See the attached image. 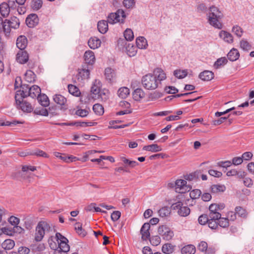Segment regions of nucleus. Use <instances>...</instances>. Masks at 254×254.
<instances>
[{"label": "nucleus", "mask_w": 254, "mask_h": 254, "mask_svg": "<svg viewBox=\"0 0 254 254\" xmlns=\"http://www.w3.org/2000/svg\"><path fill=\"white\" fill-rule=\"evenodd\" d=\"M166 78L165 72L161 68H156L152 73H148L142 76L141 82L143 87L147 90L156 89L159 83Z\"/></svg>", "instance_id": "f257e3e1"}, {"label": "nucleus", "mask_w": 254, "mask_h": 254, "mask_svg": "<svg viewBox=\"0 0 254 254\" xmlns=\"http://www.w3.org/2000/svg\"><path fill=\"white\" fill-rule=\"evenodd\" d=\"M21 90L17 91L15 95V99L19 102H20L21 97L30 96L32 98H35L41 93V88L36 85L30 87L28 85L23 84L21 86Z\"/></svg>", "instance_id": "f03ea898"}, {"label": "nucleus", "mask_w": 254, "mask_h": 254, "mask_svg": "<svg viewBox=\"0 0 254 254\" xmlns=\"http://www.w3.org/2000/svg\"><path fill=\"white\" fill-rule=\"evenodd\" d=\"M208 10L207 16L209 24L216 28L221 29L222 24L220 20L223 17L222 12L217 7L213 5L210 6Z\"/></svg>", "instance_id": "7ed1b4c3"}, {"label": "nucleus", "mask_w": 254, "mask_h": 254, "mask_svg": "<svg viewBox=\"0 0 254 254\" xmlns=\"http://www.w3.org/2000/svg\"><path fill=\"white\" fill-rule=\"evenodd\" d=\"M51 231H52V228L48 222L40 221L36 227L34 240L36 242L41 241L44 235Z\"/></svg>", "instance_id": "20e7f679"}, {"label": "nucleus", "mask_w": 254, "mask_h": 254, "mask_svg": "<svg viewBox=\"0 0 254 254\" xmlns=\"http://www.w3.org/2000/svg\"><path fill=\"white\" fill-rule=\"evenodd\" d=\"M126 15L125 11L122 9H118L116 12L111 13L108 16V22L110 24H114L117 22L124 23Z\"/></svg>", "instance_id": "39448f33"}, {"label": "nucleus", "mask_w": 254, "mask_h": 254, "mask_svg": "<svg viewBox=\"0 0 254 254\" xmlns=\"http://www.w3.org/2000/svg\"><path fill=\"white\" fill-rule=\"evenodd\" d=\"M55 239L59 244V249L66 252L69 251V246L67 244L68 241L65 237L63 236L61 233H57Z\"/></svg>", "instance_id": "423d86ee"}, {"label": "nucleus", "mask_w": 254, "mask_h": 254, "mask_svg": "<svg viewBox=\"0 0 254 254\" xmlns=\"http://www.w3.org/2000/svg\"><path fill=\"white\" fill-rule=\"evenodd\" d=\"M158 232L162 238L166 241H169L174 236L173 232L170 228L165 226L162 225L158 228Z\"/></svg>", "instance_id": "0eeeda50"}, {"label": "nucleus", "mask_w": 254, "mask_h": 254, "mask_svg": "<svg viewBox=\"0 0 254 254\" xmlns=\"http://www.w3.org/2000/svg\"><path fill=\"white\" fill-rule=\"evenodd\" d=\"M24 227L27 230H30L37 222V218L34 216H28L24 219Z\"/></svg>", "instance_id": "6e6552de"}, {"label": "nucleus", "mask_w": 254, "mask_h": 254, "mask_svg": "<svg viewBox=\"0 0 254 254\" xmlns=\"http://www.w3.org/2000/svg\"><path fill=\"white\" fill-rule=\"evenodd\" d=\"M25 97H21V99L20 100V102L15 100V102L17 105H20V109L23 111L27 113H30L33 110V108L31 105L25 101H23V98Z\"/></svg>", "instance_id": "1a4fd4ad"}, {"label": "nucleus", "mask_w": 254, "mask_h": 254, "mask_svg": "<svg viewBox=\"0 0 254 254\" xmlns=\"http://www.w3.org/2000/svg\"><path fill=\"white\" fill-rule=\"evenodd\" d=\"M39 22V18L36 14H31L26 18V23L29 27H34Z\"/></svg>", "instance_id": "9d476101"}, {"label": "nucleus", "mask_w": 254, "mask_h": 254, "mask_svg": "<svg viewBox=\"0 0 254 254\" xmlns=\"http://www.w3.org/2000/svg\"><path fill=\"white\" fill-rule=\"evenodd\" d=\"M218 206L217 204H211L209 207L210 218H220L221 214L219 212Z\"/></svg>", "instance_id": "9b49d317"}, {"label": "nucleus", "mask_w": 254, "mask_h": 254, "mask_svg": "<svg viewBox=\"0 0 254 254\" xmlns=\"http://www.w3.org/2000/svg\"><path fill=\"white\" fill-rule=\"evenodd\" d=\"M105 76L107 80L110 83L115 81L116 74L115 71L110 67L106 68L105 70Z\"/></svg>", "instance_id": "f8f14e48"}, {"label": "nucleus", "mask_w": 254, "mask_h": 254, "mask_svg": "<svg viewBox=\"0 0 254 254\" xmlns=\"http://www.w3.org/2000/svg\"><path fill=\"white\" fill-rule=\"evenodd\" d=\"M150 225L149 223H145L142 226L140 229L141 238L143 240H146L150 237V232L149 231Z\"/></svg>", "instance_id": "ddd939ff"}, {"label": "nucleus", "mask_w": 254, "mask_h": 254, "mask_svg": "<svg viewBox=\"0 0 254 254\" xmlns=\"http://www.w3.org/2000/svg\"><path fill=\"white\" fill-rule=\"evenodd\" d=\"M176 192L178 193H184L187 190L185 189L187 186V182L184 180L179 179L176 181Z\"/></svg>", "instance_id": "4468645a"}, {"label": "nucleus", "mask_w": 254, "mask_h": 254, "mask_svg": "<svg viewBox=\"0 0 254 254\" xmlns=\"http://www.w3.org/2000/svg\"><path fill=\"white\" fill-rule=\"evenodd\" d=\"M28 54L26 51H19L16 55L17 62L21 64L26 63L28 61Z\"/></svg>", "instance_id": "2eb2a0df"}, {"label": "nucleus", "mask_w": 254, "mask_h": 254, "mask_svg": "<svg viewBox=\"0 0 254 254\" xmlns=\"http://www.w3.org/2000/svg\"><path fill=\"white\" fill-rule=\"evenodd\" d=\"M110 92L105 88L102 89L99 94L96 96L94 99L100 100L101 101L106 102L109 98Z\"/></svg>", "instance_id": "dca6fc26"}, {"label": "nucleus", "mask_w": 254, "mask_h": 254, "mask_svg": "<svg viewBox=\"0 0 254 254\" xmlns=\"http://www.w3.org/2000/svg\"><path fill=\"white\" fill-rule=\"evenodd\" d=\"M84 60L86 63L89 64H93L95 63V57L93 52L90 50L87 51L85 52Z\"/></svg>", "instance_id": "f3484780"}, {"label": "nucleus", "mask_w": 254, "mask_h": 254, "mask_svg": "<svg viewBox=\"0 0 254 254\" xmlns=\"http://www.w3.org/2000/svg\"><path fill=\"white\" fill-rule=\"evenodd\" d=\"M101 44V40L96 37L90 38L88 42L89 47L92 49L98 48Z\"/></svg>", "instance_id": "a211bd4d"}, {"label": "nucleus", "mask_w": 254, "mask_h": 254, "mask_svg": "<svg viewBox=\"0 0 254 254\" xmlns=\"http://www.w3.org/2000/svg\"><path fill=\"white\" fill-rule=\"evenodd\" d=\"M199 78L203 81H210L214 78V73L209 70H204L199 74Z\"/></svg>", "instance_id": "6ab92c4d"}, {"label": "nucleus", "mask_w": 254, "mask_h": 254, "mask_svg": "<svg viewBox=\"0 0 254 254\" xmlns=\"http://www.w3.org/2000/svg\"><path fill=\"white\" fill-rule=\"evenodd\" d=\"M219 35L221 38L223 39L224 41L228 43H231L233 41L232 35L226 31H221Z\"/></svg>", "instance_id": "aec40b11"}, {"label": "nucleus", "mask_w": 254, "mask_h": 254, "mask_svg": "<svg viewBox=\"0 0 254 254\" xmlns=\"http://www.w3.org/2000/svg\"><path fill=\"white\" fill-rule=\"evenodd\" d=\"M27 39L24 36H20L17 39L16 46L20 50L24 49L27 46Z\"/></svg>", "instance_id": "412c9836"}, {"label": "nucleus", "mask_w": 254, "mask_h": 254, "mask_svg": "<svg viewBox=\"0 0 254 254\" xmlns=\"http://www.w3.org/2000/svg\"><path fill=\"white\" fill-rule=\"evenodd\" d=\"M102 89L101 88V83L99 80H96L92 85L91 88V92L93 94V98H94L97 94L100 93Z\"/></svg>", "instance_id": "4be33fe9"}, {"label": "nucleus", "mask_w": 254, "mask_h": 254, "mask_svg": "<svg viewBox=\"0 0 254 254\" xmlns=\"http://www.w3.org/2000/svg\"><path fill=\"white\" fill-rule=\"evenodd\" d=\"M137 47L140 49H146L148 46L147 41L144 37H139L136 39Z\"/></svg>", "instance_id": "5701e85b"}, {"label": "nucleus", "mask_w": 254, "mask_h": 254, "mask_svg": "<svg viewBox=\"0 0 254 254\" xmlns=\"http://www.w3.org/2000/svg\"><path fill=\"white\" fill-rule=\"evenodd\" d=\"M240 54L237 49L233 48L227 54L228 59L232 62L236 61L239 59Z\"/></svg>", "instance_id": "b1692460"}, {"label": "nucleus", "mask_w": 254, "mask_h": 254, "mask_svg": "<svg viewBox=\"0 0 254 254\" xmlns=\"http://www.w3.org/2000/svg\"><path fill=\"white\" fill-rule=\"evenodd\" d=\"M108 22L106 20H101L98 22L97 28L99 31L102 34L106 33L108 30Z\"/></svg>", "instance_id": "393cba45"}, {"label": "nucleus", "mask_w": 254, "mask_h": 254, "mask_svg": "<svg viewBox=\"0 0 254 254\" xmlns=\"http://www.w3.org/2000/svg\"><path fill=\"white\" fill-rule=\"evenodd\" d=\"M211 192L213 193L223 192L225 191L226 188L225 185L221 184L212 185L210 188Z\"/></svg>", "instance_id": "a878e982"}, {"label": "nucleus", "mask_w": 254, "mask_h": 254, "mask_svg": "<svg viewBox=\"0 0 254 254\" xmlns=\"http://www.w3.org/2000/svg\"><path fill=\"white\" fill-rule=\"evenodd\" d=\"M37 100L39 103L44 107H47L49 105L50 101L48 96L45 94H41L37 96Z\"/></svg>", "instance_id": "bb28decb"}, {"label": "nucleus", "mask_w": 254, "mask_h": 254, "mask_svg": "<svg viewBox=\"0 0 254 254\" xmlns=\"http://www.w3.org/2000/svg\"><path fill=\"white\" fill-rule=\"evenodd\" d=\"M132 96L135 101H140L144 97L145 93L142 89L137 88L133 91Z\"/></svg>", "instance_id": "cd10ccee"}, {"label": "nucleus", "mask_w": 254, "mask_h": 254, "mask_svg": "<svg viewBox=\"0 0 254 254\" xmlns=\"http://www.w3.org/2000/svg\"><path fill=\"white\" fill-rule=\"evenodd\" d=\"M6 2H2L0 4V12L4 17H7L9 13L10 8Z\"/></svg>", "instance_id": "c85d7f7f"}, {"label": "nucleus", "mask_w": 254, "mask_h": 254, "mask_svg": "<svg viewBox=\"0 0 254 254\" xmlns=\"http://www.w3.org/2000/svg\"><path fill=\"white\" fill-rule=\"evenodd\" d=\"M162 147L156 144L146 145L143 146V150L152 152H156L162 150Z\"/></svg>", "instance_id": "c756f323"}, {"label": "nucleus", "mask_w": 254, "mask_h": 254, "mask_svg": "<svg viewBox=\"0 0 254 254\" xmlns=\"http://www.w3.org/2000/svg\"><path fill=\"white\" fill-rule=\"evenodd\" d=\"M54 154L56 157L59 158L66 162H74L77 160V158L72 155L68 157L63 156L61 153L57 152H55Z\"/></svg>", "instance_id": "7c9ffc66"}, {"label": "nucleus", "mask_w": 254, "mask_h": 254, "mask_svg": "<svg viewBox=\"0 0 254 254\" xmlns=\"http://www.w3.org/2000/svg\"><path fill=\"white\" fill-rule=\"evenodd\" d=\"M195 252V248L192 245L186 246L181 250V253L182 254H194Z\"/></svg>", "instance_id": "2f4dec72"}, {"label": "nucleus", "mask_w": 254, "mask_h": 254, "mask_svg": "<svg viewBox=\"0 0 254 254\" xmlns=\"http://www.w3.org/2000/svg\"><path fill=\"white\" fill-rule=\"evenodd\" d=\"M53 100L55 103L61 106L64 105L66 102V99L61 94H56L53 96Z\"/></svg>", "instance_id": "473e14b6"}, {"label": "nucleus", "mask_w": 254, "mask_h": 254, "mask_svg": "<svg viewBox=\"0 0 254 254\" xmlns=\"http://www.w3.org/2000/svg\"><path fill=\"white\" fill-rule=\"evenodd\" d=\"M120 159L124 164L126 165V167L128 166L130 168H134L139 165L137 161L130 160L125 157H121Z\"/></svg>", "instance_id": "72a5a7b5"}, {"label": "nucleus", "mask_w": 254, "mask_h": 254, "mask_svg": "<svg viewBox=\"0 0 254 254\" xmlns=\"http://www.w3.org/2000/svg\"><path fill=\"white\" fill-rule=\"evenodd\" d=\"M74 229L78 235L81 237H85L87 234L85 230L82 228V224L79 222L75 224Z\"/></svg>", "instance_id": "f704fd0d"}, {"label": "nucleus", "mask_w": 254, "mask_h": 254, "mask_svg": "<svg viewBox=\"0 0 254 254\" xmlns=\"http://www.w3.org/2000/svg\"><path fill=\"white\" fill-rule=\"evenodd\" d=\"M14 245V241L11 239H6L1 244L2 248L5 250H10L12 249Z\"/></svg>", "instance_id": "c9c22d12"}, {"label": "nucleus", "mask_w": 254, "mask_h": 254, "mask_svg": "<svg viewBox=\"0 0 254 254\" xmlns=\"http://www.w3.org/2000/svg\"><path fill=\"white\" fill-rule=\"evenodd\" d=\"M129 94V89L126 87H122L118 91V96L122 99L126 98Z\"/></svg>", "instance_id": "e433bc0d"}, {"label": "nucleus", "mask_w": 254, "mask_h": 254, "mask_svg": "<svg viewBox=\"0 0 254 254\" xmlns=\"http://www.w3.org/2000/svg\"><path fill=\"white\" fill-rule=\"evenodd\" d=\"M36 75L34 72L31 70H27L25 73V79L29 83L33 82L35 81Z\"/></svg>", "instance_id": "4c0bfd02"}, {"label": "nucleus", "mask_w": 254, "mask_h": 254, "mask_svg": "<svg viewBox=\"0 0 254 254\" xmlns=\"http://www.w3.org/2000/svg\"><path fill=\"white\" fill-rule=\"evenodd\" d=\"M162 251L166 254H172L174 251V246L169 243L165 244L162 246Z\"/></svg>", "instance_id": "58836bf2"}, {"label": "nucleus", "mask_w": 254, "mask_h": 254, "mask_svg": "<svg viewBox=\"0 0 254 254\" xmlns=\"http://www.w3.org/2000/svg\"><path fill=\"white\" fill-rule=\"evenodd\" d=\"M68 89L69 92L76 97L79 96L80 95V91L78 87L72 84H69L68 85Z\"/></svg>", "instance_id": "ea45409f"}, {"label": "nucleus", "mask_w": 254, "mask_h": 254, "mask_svg": "<svg viewBox=\"0 0 254 254\" xmlns=\"http://www.w3.org/2000/svg\"><path fill=\"white\" fill-rule=\"evenodd\" d=\"M7 21L12 28L17 29L19 26V20L15 16L11 17L10 20H7Z\"/></svg>", "instance_id": "a19ab883"}, {"label": "nucleus", "mask_w": 254, "mask_h": 254, "mask_svg": "<svg viewBox=\"0 0 254 254\" xmlns=\"http://www.w3.org/2000/svg\"><path fill=\"white\" fill-rule=\"evenodd\" d=\"M219 218H210L208 222V227L211 229H216L218 227V220Z\"/></svg>", "instance_id": "79ce46f5"}, {"label": "nucleus", "mask_w": 254, "mask_h": 254, "mask_svg": "<svg viewBox=\"0 0 254 254\" xmlns=\"http://www.w3.org/2000/svg\"><path fill=\"white\" fill-rule=\"evenodd\" d=\"M93 110L98 115H102L104 113V108L100 104H95L93 106Z\"/></svg>", "instance_id": "37998d69"}, {"label": "nucleus", "mask_w": 254, "mask_h": 254, "mask_svg": "<svg viewBox=\"0 0 254 254\" xmlns=\"http://www.w3.org/2000/svg\"><path fill=\"white\" fill-rule=\"evenodd\" d=\"M227 62V59L225 57L219 58L215 62L214 67L216 69L219 68L221 65L226 64Z\"/></svg>", "instance_id": "c03bdc74"}, {"label": "nucleus", "mask_w": 254, "mask_h": 254, "mask_svg": "<svg viewBox=\"0 0 254 254\" xmlns=\"http://www.w3.org/2000/svg\"><path fill=\"white\" fill-rule=\"evenodd\" d=\"M170 209L167 206H164L158 211L159 216L162 217L169 216L170 214Z\"/></svg>", "instance_id": "a18cd8bd"}, {"label": "nucleus", "mask_w": 254, "mask_h": 254, "mask_svg": "<svg viewBox=\"0 0 254 254\" xmlns=\"http://www.w3.org/2000/svg\"><path fill=\"white\" fill-rule=\"evenodd\" d=\"M124 37L127 41H132L134 38L133 31L130 29H127L124 32Z\"/></svg>", "instance_id": "49530a36"}, {"label": "nucleus", "mask_w": 254, "mask_h": 254, "mask_svg": "<svg viewBox=\"0 0 254 254\" xmlns=\"http://www.w3.org/2000/svg\"><path fill=\"white\" fill-rule=\"evenodd\" d=\"M187 71L185 70L177 69L174 71V75L178 78H184L187 75Z\"/></svg>", "instance_id": "de8ad7c7"}, {"label": "nucleus", "mask_w": 254, "mask_h": 254, "mask_svg": "<svg viewBox=\"0 0 254 254\" xmlns=\"http://www.w3.org/2000/svg\"><path fill=\"white\" fill-rule=\"evenodd\" d=\"M240 44V47L244 51H248L252 48L251 45L246 40L242 39Z\"/></svg>", "instance_id": "09e8293b"}, {"label": "nucleus", "mask_w": 254, "mask_h": 254, "mask_svg": "<svg viewBox=\"0 0 254 254\" xmlns=\"http://www.w3.org/2000/svg\"><path fill=\"white\" fill-rule=\"evenodd\" d=\"M43 1L42 0H32L31 2V7L33 9L37 10L42 6Z\"/></svg>", "instance_id": "8fccbe9b"}, {"label": "nucleus", "mask_w": 254, "mask_h": 254, "mask_svg": "<svg viewBox=\"0 0 254 254\" xmlns=\"http://www.w3.org/2000/svg\"><path fill=\"white\" fill-rule=\"evenodd\" d=\"M124 6L127 9H131L134 7L135 5V0H124Z\"/></svg>", "instance_id": "3c124183"}, {"label": "nucleus", "mask_w": 254, "mask_h": 254, "mask_svg": "<svg viewBox=\"0 0 254 254\" xmlns=\"http://www.w3.org/2000/svg\"><path fill=\"white\" fill-rule=\"evenodd\" d=\"M179 215L183 217H186L189 215L190 213V209L188 206H183L179 211H178Z\"/></svg>", "instance_id": "603ef678"}, {"label": "nucleus", "mask_w": 254, "mask_h": 254, "mask_svg": "<svg viewBox=\"0 0 254 254\" xmlns=\"http://www.w3.org/2000/svg\"><path fill=\"white\" fill-rule=\"evenodd\" d=\"M235 210L236 214H238L239 216L243 218L246 217L247 215L246 211L242 207L240 206H237Z\"/></svg>", "instance_id": "864d4df0"}, {"label": "nucleus", "mask_w": 254, "mask_h": 254, "mask_svg": "<svg viewBox=\"0 0 254 254\" xmlns=\"http://www.w3.org/2000/svg\"><path fill=\"white\" fill-rule=\"evenodd\" d=\"M232 32L235 33L239 38L241 37L243 33L242 28L238 25L234 26L232 28Z\"/></svg>", "instance_id": "5fc2aeb1"}, {"label": "nucleus", "mask_w": 254, "mask_h": 254, "mask_svg": "<svg viewBox=\"0 0 254 254\" xmlns=\"http://www.w3.org/2000/svg\"><path fill=\"white\" fill-rule=\"evenodd\" d=\"M218 225L222 228L228 227L229 225V219L226 218H221V216L218 220Z\"/></svg>", "instance_id": "6e6d98bb"}, {"label": "nucleus", "mask_w": 254, "mask_h": 254, "mask_svg": "<svg viewBox=\"0 0 254 254\" xmlns=\"http://www.w3.org/2000/svg\"><path fill=\"white\" fill-rule=\"evenodd\" d=\"M209 219V215L203 214L198 217V221L200 224L205 225L206 223H208Z\"/></svg>", "instance_id": "4d7b16f0"}, {"label": "nucleus", "mask_w": 254, "mask_h": 254, "mask_svg": "<svg viewBox=\"0 0 254 254\" xmlns=\"http://www.w3.org/2000/svg\"><path fill=\"white\" fill-rule=\"evenodd\" d=\"M151 244L154 246H157L160 244L161 238L159 236H154L149 239Z\"/></svg>", "instance_id": "13d9d810"}, {"label": "nucleus", "mask_w": 254, "mask_h": 254, "mask_svg": "<svg viewBox=\"0 0 254 254\" xmlns=\"http://www.w3.org/2000/svg\"><path fill=\"white\" fill-rule=\"evenodd\" d=\"M79 74L82 78H88L89 77L90 71L88 69L83 68L79 71Z\"/></svg>", "instance_id": "bf43d9fd"}, {"label": "nucleus", "mask_w": 254, "mask_h": 254, "mask_svg": "<svg viewBox=\"0 0 254 254\" xmlns=\"http://www.w3.org/2000/svg\"><path fill=\"white\" fill-rule=\"evenodd\" d=\"M201 193V191L198 189H195L190 192V197L192 199L199 198Z\"/></svg>", "instance_id": "052dcab7"}, {"label": "nucleus", "mask_w": 254, "mask_h": 254, "mask_svg": "<svg viewBox=\"0 0 254 254\" xmlns=\"http://www.w3.org/2000/svg\"><path fill=\"white\" fill-rule=\"evenodd\" d=\"M96 123L86 122H77L73 123V125L80 127H91L94 126Z\"/></svg>", "instance_id": "680f3d73"}, {"label": "nucleus", "mask_w": 254, "mask_h": 254, "mask_svg": "<svg viewBox=\"0 0 254 254\" xmlns=\"http://www.w3.org/2000/svg\"><path fill=\"white\" fill-rule=\"evenodd\" d=\"M207 10V6L204 3H200L196 6V11L198 13H204Z\"/></svg>", "instance_id": "e2e57ef3"}, {"label": "nucleus", "mask_w": 254, "mask_h": 254, "mask_svg": "<svg viewBox=\"0 0 254 254\" xmlns=\"http://www.w3.org/2000/svg\"><path fill=\"white\" fill-rule=\"evenodd\" d=\"M10 28L11 27L8 22L7 20H5L1 28V31L2 30L5 34H8L9 33L10 31Z\"/></svg>", "instance_id": "0e129e2a"}, {"label": "nucleus", "mask_w": 254, "mask_h": 254, "mask_svg": "<svg viewBox=\"0 0 254 254\" xmlns=\"http://www.w3.org/2000/svg\"><path fill=\"white\" fill-rule=\"evenodd\" d=\"M165 91L168 94H176L178 92L179 90L174 86H168L165 88Z\"/></svg>", "instance_id": "69168bd1"}, {"label": "nucleus", "mask_w": 254, "mask_h": 254, "mask_svg": "<svg viewBox=\"0 0 254 254\" xmlns=\"http://www.w3.org/2000/svg\"><path fill=\"white\" fill-rule=\"evenodd\" d=\"M126 50L127 55L129 57H133L134 56L136 53V51L135 50V48H134L133 46H132L131 47H129L128 45L127 47L126 48Z\"/></svg>", "instance_id": "338daca9"}, {"label": "nucleus", "mask_w": 254, "mask_h": 254, "mask_svg": "<svg viewBox=\"0 0 254 254\" xmlns=\"http://www.w3.org/2000/svg\"><path fill=\"white\" fill-rule=\"evenodd\" d=\"M9 222L13 226L15 227L19 223V219L14 216H11L9 218Z\"/></svg>", "instance_id": "774afa93"}]
</instances>
